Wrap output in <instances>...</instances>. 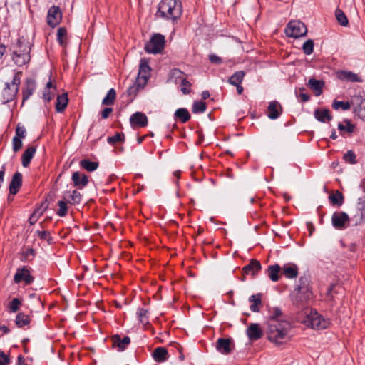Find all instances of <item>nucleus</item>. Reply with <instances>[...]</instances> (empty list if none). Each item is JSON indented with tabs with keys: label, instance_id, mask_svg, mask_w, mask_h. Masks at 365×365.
Wrapping results in <instances>:
<instances>
[{
	"label": "nucleus",
	"instance_id": "obj_14",
	"mask_svg": "<svg viewBox=\"0 0 365 365\" xmlns=\"http://www.w3.org/2000/svg\"><path fill=\"white\" fill-rule=\"evenodd\" d=\"M148 120L145 114L142 112H135L130 117V123L132 128H144L147 126Z\"/></svg>",
	"mask_w": 365,
	"mask_h": 365
},
{
	"label": "nucleus",
	"instance_id": "obj_16",
	"mask_svg": "<svg viewBox=\"0 0 365 365\" xmlns=\"http://www.w3.org/2000/svg\"><path fill=\"white\" fill-rule=\"evenodd\" d=\"M247 335L250 341H257L263 336V331L259 324L252 323L246 330Z\"/></svg>",
	"mask_w": 365,
	"mask_h": 365
},
{
	"label": "nucleus",
	"instance_id": "obj_45",
	"mask_svg": "<svg viewBox=\"0 0 365 365\" xmlns=\"http://www.w3.org/2000/svg\"><path fill=\"white\" fill-rule=\"evenodd\" d=\"M351 106H352L351 101V102H349V101L344 102V101H339L337 100H334L332 103V108L334 110L341 109L343 110H347L351 108Z\"/></svg>",
	"mask_w": 365,
	"mask_h": 365
},
{
	"label": "nucleus",
	"instance_id": "obj_50",
	"mask_svg": "<svg viewBox=\"0 0 365 365\" xmlns=\"http://www.w3.org/2000/svg\"><path fill=\"white\" fill-rule=\"evenodd\" d=\"M303 51L307 55H310L314 50V41L311 39L307 40L304 44H303Z\"/></svg>",
	"mask_w": 365,
	"mask_h": 365
},
{
	"label": "nucleus",
	"instance_id": "obj_8",
	"mask_svg": "<svg viewBox=\"0 0 365 365\" xmlns=\"http://www.w3.org/2000/svg\"><path fill=\"white\" fill-rule=\"evenodd\" d=\"M307 32L306 26L299 21H291L285 29V34L289 37L299 38L304 36Z\"/></svg>",
	"mask_w": 365,
	"mask_h": 365
},
{
	"label": "nucleus",
	"instance_id": "obj_21",
	"mask_svg": "<svg viewBox=\"0 0 365 365\" xmlns=\"http://www.w3.org/2000/svg\"><path fill=\"white\" fill-rule=\"evenodd\" d=\"M146 84L145 78L141 77L137 78L135 82L128 88V95L130 96H135L138 92L140 89H143Z\"/></svg>",
	"mask_w": 365,
	"mask_h": 365
},
{
	"label": "nucleus",
	"instance_id": "obj_52",
	"mask_svg": "<svg viewBox=\"0 0 365 365\" xmlns=\"http://www.w3.org/2000/svg\"><path fill=\"white\" fill-rule=\"evenodd\" d=\"M138 317L141 323H148V311L141 308L138 309Z\"/></svg>",
	"mask_w": 365,
	"mask_h": 365
},
{
	"label": "nucleus",
	"instance_id": "obj_20",
	"mask_svg": "<svg viewBox=\"0 0 365 365\" xmlns=\"http://www.w3.org/2000/svg\"><path fill=\"white\" fill-rule=\"evenodd\" d=\"M282 268V274L288 279H295L298 275V267L296 264H285Z\"/></svg>",
	"mask_w": 365,
	"mask_h": 365
},
{
	"label": "nucleus",
	"instance_id": "obj_51",
	"mask_svg": "<svg viewBox=\"0 0 365 365\" xmlns=\"http://www.w3.org/2000/svg\"><path fill=\"white\" fill-rule=\"evenodd\" d=\"M125 140V136L123 133H116L113 136H110L108 138V143L110 144H115L118 142H123Z\"/></svg>",
	"mask_w": 365,
	"mask_h": 365
},
{
	"label": "nucleus",
	"instance_id": "obj_60",
	"mask_svg": "<svg viewBox=\"0 0 365 365\" xmlns=\"http://www.w3.org/2000/svg\"><path fill=\"white\" fill-rule=\"evenodd\" d=\"M37 235L40 239L45 240L49 235V232L45 230L38 231Z\"/></svg>",
	"mask_w": 365,
	"mask_h": 365
},
{
	"label": "nucleus",
	"instance_id": "obj_31",
	"mask_svg": "<svg viewBox=\"0 0 365 365\" xmlns=\"http://www.w3.org/2000/svg\"><path fill=\"white\" fill-rule=\"evenodd\" d=\"M249 302L252 304L250 305V310L252 312H259V306L262 304V294H253L249 297Z\"/></svg>",
	"mask_w": 365,
	"mask_h": 365
},
{
	"label": "nucleus",
	"instance_id": "obj_63",
	"mask_svg": "<svg viewBox=\"0 0 365 365\" xmlns=\"http://www.w3.org/2000/svg\"><path fill=\"white\" fill-rule=\"evenodd\" d=\"M34 250L33 249H29L25 252L26 257H29L30 256H34Z\"/></svg>",
	"mask_w": 365,
	"mask_h": 365
},
{
	"label": "nucleus",
	"instance_id": "obj_62",
	"mask_svg": "<svg viewBox=\"0 0 365 365\" xmlns=\"http://www.w3.org/2000/svg\"><path fill=\"white\" fill-rule=\"evenodd\" d=\"M17 362L19 365H26L25 359L23 356L19 355L17 359Z\"/></svg>",
	"mask_w": 365,
	"mask_h": 365
},
{
	"label": "nucleus",
	"instance_id": "obj_9",
	"mask_svg": "<svg viewBox=\"0 0 365 365\" xmlns=\"http://www.w3.org/2000/svg\"><path fill=\"white\" fill-rule=\"evenodd\" d=\"M20 82V78L17 74H15L11 83H6V86L4 89V96H7L4 97L6 101H9L15 96L19 90Z\"/></svg>",
	"mask_w": 365,
	"mask_h": 365
},
{
	"label": "nucleus",
	"instance_id": "obj_1",
	"mask_svg": "<svg viewBox=\"0 0 365 365\" xmlns=\"http://www.w3.org/2000/svg\"><path fill=\"white\" fill-rule=\"evenodd\" d=\"M291 328L287 320L268 319L266 329L267 339L277 346L282 345L290 339Z\"/></svg>",
	"mask_w": 365,
	"mask_h": 365
},
{
	"label": "nucleus",
	"instance_id": "obj_47",
	"mask_svg": "<svg viewBox=\"0 0 365 365\" xmlns=\"http://www.w3.org/2000/svg\"><path fill=\"white\" fill-rule=\"evenodd\" d=\"M308 85L312 90L317 91L319 93L322 92L323 83L321 82L320 81L311 78L309 80Z\"/></svg>",
	"mask_w": 365,
	"mask_h": 365
},
{
	"label": "nucleus",
	"instance_id": "obj_6",
	"mask_svg": "<svg viewBox=\"0 0 365 365\" xmlns=\"http://www.w3.org/2000/svg\"><path fill=\"white\" fill-rule=\"evenodd\" d=\"M30 46L27 43H18V48L13 53V60L19 66L27 63L30 60Z\"/></svg>",
	"mask_w": 365,
	"mask_h": 365
},
{
	"label": "nucleus",
	"instance_id": "obj_42",
	"mask_svg": "<svg viewBox=\"0 0 365 365\" xmlns=\"http://www.w3.org/2000/svg\"><path fill=\"white\" fill-rule=\"evenodd\" d=\"M338 129L342 133L343 132H347L349 133H352L354 131L355 125L352 124L350 120H345L343 123H339L338 124Z\"/></svg>",
	"mask_w": 365,
	"mask_h": 365
},
{
	"label": "nucleus",
	"instance_id": "obj_5",
	"mask_svg": "<svg viewBox=\"0 0 365 365\" xmlns=\"http://www.w3.org/2000/svg\"><path fill=\"white\" fill-rule=\"evenodd\" d=\"M170 79L179 85L183 94L190 93L191 83L187 80V75L185 73L177 68L173 69L170 72Z\"/></svg>",
	"mask_w": 365,
	"mask_h": 365
},
{
	"label": "nucleus",
	"instance_id": "obj_59",
	"mask_svg": "<svg viewBox=\"0 0 365 365\" xmlns=\"http://www.w3.org/2000/svg\"><path fill=\"white\" fill-rule=\"evenodd\" d=\"M112 112H113V108H104L101 112L102 118H103V119L108 118Z\"/></svg>",
	"mask_w": 365,
	"mask_h": 365
},
{
	"label": "nucleus",
	"instance_id": "obj_4",
	"mask_svg": "<svg viewBox=\"0 0 365 365\" xmlns=\"http://www.w3.org/2000/svg\"><path fill=\"white\" fill-rule=\"evenodd\" d=\"M301 322L307 327H310L314 329H326L330 324L328 319L324 318L317 312L312 310H310L309 313L307 311L305 312V317Z\"/></svg>",
	"mask_w": 365,
	"mask_h": 365
},
{
	"label": "nucleus",
	"instance_id": "obj_38",
	"mask_svg": "<svg viewBox=\"0 0 365 365\" xmlns=\"http://www.w3.org/2000/svg\"><path fill=\"white\" fill-rule=\"evenodd\" d=\"M175 117L183 123L190 119V115L186 108H178L176 110Z\"/></svg>",
	"mask_w": 365,
	"mask_h": 365
},
{
	"label": "nucleus",
	"instance_id": "obj_18",
	"mask_svg": "<svg viewBox=\"0 0 365 365\" xmlns=\"http://www.w3.org/2000/svg\"><path fill=\"white\" fill-rule=\"evenodd\" d=\"M282 110V106L279 102L272 101L267 108V116L270 119H277L280 116Z\"/></svg>",
	"mask_w": 365,
	"mask_h": 365
},
{
	"label": "nucleus",
	"instance_id": "obj_28",
	"mask_svg": "<svg viewBox=\"0 0 365 365\" xmlns=\"http://www.w3.org/2000/svg\"><path fill=\"white\" fill-rule=\"evenodd\" d=\"M153 358L157 362L165 361L168 358V352L165 347H157L152 353Z\"/></svg>",
	"mask_w": 365,
	"mask_h": 365
},
{
	"label": "nucleus",
	"instance_id": "obj_2",
	"mask_svg": "<svg viewBox=\"0 0 365 365\" xmlns=\"http://www.w3.org/2000/svg\"><path fill=\"white\" fill-rule=\"evenodd\" d=\"M313 293L309 287V282L306 277H301L292 292V302L295 305H304L311 300Z\"/></svg>",
	"mask_w": 365,
	"mask_h": 365
},
{
	"label": "nucleus",
	"instance_id": "obj_15",
	"mask_svg": "<svg viewBox=\"0 0 365 365\" xmlns=\"http://www.w3.org/2000/svg\"><path fill=\"white\" fill-rule=\"evenodd\" d=\"M233 346L232 339L230 338H219L216 341V349L222 354H229Z\"/></svg>",
	"mask_w": 365,
	"mask_h": 365
},
{
	"label": "nucleus",
	"instance_id": "obj_36",
	"mask_svg": "<svg viewBox=\"0 0 365 365\" xmlns=\"http://www.w3.org/2000/svg\"><path fill=\"white\" fill-rule=\"evenodd\" d=\"M314 116L319 121L322 123L329 122L331 119V116L329 114V110L327 109L316 110L314 112Z\"/></svg>",
	"mask_w": 365,
	"mask_h": 365
},
{
	"label": "nucleus",
	"instance_id": "obj_61",
	"mask_svg": "<svg viewBox=\"0 0 365 365\" xmlns=\"http://www.w3.org/2000/svg\"><path fill=\"white\" fill-rule=\"evenodd\" d=\"M1 357L0 358V365H7L9 362V358L3 353L1 355Z\"/></svg>",
	"mask_w": 365,
	"mask_h": 365
},
{
	"label": "nucleus",
	"instance_id": "obj_17",
	"mask_svg": "<svg viewBox=\"0 0 365 365\" xmlns=\"http://www.w3.org/2000/svg\"><path fill=\"white\" fill-rule=\"evenodd\" d=\"M22 185V175L19 172H16L12 177L9 185V192L11 195H16Z\"/></svg>",
	"mask_w": 365,
	"mask_h": 365
},
{
	"label": "nucleus",
	"instance_id": "obj_58",
	"mask_svg": "<svg viewBox=\"0 0 365 365\" xmlns=\"http://www.w3.org/2000/svg\"><path fill=\"white\" fill-rule=\"evenodd\" d=\"M209 60L212 63L220 64L222 62L221 58L215 54H211L209 56Z\"/></svg>",
	"mask_w": 365,
	"mask_h": 365
},
{
	"label": "nucleus",
	"instance_id": "obj_33",
	"mask_svg": "<svg viewBox=\"0 0 365 365\" xmlns=\"http://www.w3.org/2000/svg\"><path fill=\"white\" fill-rule=\"evenodd\" d=\"M35 89H36L35 83L31 80L27 81L26 86L23 90V102H24L25 101H26L29 98V97L34 92Z\"/></svg>",
	"mask_w": 365,
	"mask_h": 365
},
{
	"label": "nucleus",
	"instance_id": "obj_11",
	"mask_svg": "<svg viewBox=\"0 0 365 365\" xmlns=\"http://www.w3.org/2000/svg\"><path fill=\"white\" fill-rule=\"evenodd\" d=\"M351 104L354 106L355 114L365 120V98L360 95L354 96L351 98Z\"/></svg>",
	"mask_w": 365,
	"mask_h": 365
},
{
	"label": "nucleus",
	"instance_id": "obj_22",
	"mask_svg": "<svg viewBox=\"0 0 365 365\" xmlns=\"http://www.w3.org/2000/svg\"><path fill=\"white\" fill-rule=\"evenodd\" d=\"M262 268L260 262L257 259H251L250 263L242 269L244 274H255Z\"/></svg>",
	"mask_w": 365,
	"mask_h": 365
},
{
	"label": "nucleus",
	"instance_id": "obj_43",
	"mask_svg": "<svg viewBox=\"0 0 365 365\" xmlns=\"http://www.w3.org/2000/svg\"><path fill=\"white\" fill-rule=\"evenodd\" d=\"M269 314V319L286 320L281 309L277 307L270 308Z\"/></svg>",
	"mask_w": 365,
	"mask_h": 365
},
{
	"label": "nucleus",
	"instance_id": "obj_7",
	"mask_svg": "<svg viewBox=\"0 0 365 365\" xmlns=\"http://www.w3.org/2000/svg\"><path fill=\"white\" fill-rule=\"evenodd\" d=\"M165 37L164 36L156 34H154L145 46V51L148 53H159L165 47Z\"/></svg>",
	"mask_w": 365,
	"mask_h": 365
},
{
	"label": "nucleus",
	"instance_id": "obj_30",
	"mask_svg": "<svg viewBox=\"0 0 365 365\" xmlns=\"http://www.w3.org/2000/svg\"><path fill=\"white\" fill-rule=\"evenodd\" d=\"M68 102L67 93L58 96L56 103V110L57 112H63L66 108Z\"/></svg>",
	"mask_w": 365,
	"mask_h": 365
},
{
	"label": "nucleus",
	"instance_id": "obj_46",
	"mask_svg": "<svg viewBox=\"0 0 365 365\" xmlns=\"http://www.w3.org/2000/svg\"><path fill=\"white\" fill-rule=\"evenodd\" d=\"M336 18L339 24L342 26H346L349 24V21L345 14L341 9H336L335 11Z\"/></svg>",
	"mask_w": 365,
	"mask_h": 365
},
{
	"label": "nucleus",
	"instance_id": "obj_10",
	"mask_svg": "<svg viewBox=\"0 0 365 365\" xmlns=\"http://www.w3.org/2000/svg\"><path fill=\"white\" fill-rule=\"evenodd\" d=\"M350 218L349 215L344 212H336L332 215L331 222L333 226L337 230H343L347 227Z\"/></svg>",
	"mask_w": 365,
	"mask_h": 365
},
{
	"label": "nucleus",
	"instance_id": "obj_41",
	"mask_svg": "<svg viewBox=\"0 0 365 365\" xmlns=\"http://www.w3.org/2000/svg\"><path fill=\"white\" fill-rule=\"evenodd\" d=\"M80 165L87 171L92 172L98 168V163L90 161L89 160L87 159H83L80 161Z\"/></svg>",
	"mask_w": 365,
	"mask_h": 365
},
{
	"label": "nucleus",
	"instance_id": "obj_19",
	"mask_svg": "<svg viewBox=\"0 0 365 365\" xmlns=\"http://www.w3.org/2000/svg\"><path fill=\"white\" fill-rule=\"evenodd\" d=\"M353 220L356 225L362 222L365 220V200L359 199Z\"/></svg>",
	"mask_w": 365,
	"mask_h": 365
},
{
	"label": "nucleus",
	"instance_id": "obj_27",
	"mask_svg": "<svg viewBox=\"0 0 365 365\" xmlns=\"http://www.w3.org/2000/svg\"><path fill=\"white\" fill-rule=\"evenodd\" d=\"M338 77L342 81L350 82H362V79L357 74L351 71H341L338 73Z\"/></svg>",
	"mask_w": 365,
	"mask_h": 365
},
{
	"label": "nucleus",
	"instance_id": "obj_13",
	"mask_svg": "<svg viewBox=\"0 0 365 365\" xmlns=\"http://www.w3.org/2000/svg\"><path fill=\"white\" fill-rule=\"evenodd\" d=\"M62 19V14L58 6H51L47 15V24L51 26L55 27L58 25Z\"/></svg>",
	"mask_w": 365,
	"mask_h": 365
},
{
	"label": "nucleus",
	"instance_id": "obj_48",
	"mask_svg": "<svg viewBox=\"0 0 365 365\" xmlns=\"http://www.w3.org/2000/svg\"><path fill=\"white\" fill-rule=\"evenodd\" d=\"M206 110V105L202 101L195 102L192 106V112L195 113H200L205 112Z\"/></svg>",
	"mask_w": 365,
	"mask_h": 365
},
{
	"label": "nucleus",
	"instance_id": "obj_64",
	"mask_svg": "<svg viewBox=\"0 0 365 365\" xmlns=\"http://www.w3.org/2000/svg\"><path fill=\"white\" fill-rule=\"evenodd\" d=\"M0 331H3L4 334H7L9 332V329L6 326L3 325L0 327Z\"/></svg>",
	"mask_w": 365,
	"mask_h": 365
},
{
	"label": "nucleus",
	"instance_id": "obj_26",
	"mask_svg": "<svg viewBox=\"0 0 365 365\" xmlns=\"http://www.w3.org/2000/svg\"><path fill=\"white\" fill-rule=\"evenodd\" d=\"M112 341L113 346L118 347V351H123L130 343V339L128 336H125L123 339H120L119 335H114L112 337Z\"/></svg>",
	"mask_w": 365,
	"mask_h": 365
},
{
	"label": "nucleus",
	"instance_id": "obj_24",
	"mask_svg": "<svg viewBox=\"0 0 365 365\" xmlns=\"http://www.w3.org/2000/svg\"><path fill=\"white\" fill-rule=\"evenodd\" d=\"M281 271V267L279 264H275L269 265L266 270V273L270 280L272 282H277L279 279Z\"/></svg>",
	"mask_w": 365,
	"mask_h": 365
},
{
	"label": "nucleus",
	"instance_id": "obj_32",
	"mask_svg": "<svg viewBox=\"0 0 365 365\" xmlns=\"http://www.w3.org/2000/svg\"><path fill=\"white\" fill-rule=\"evenodd\" d=\"M245 76V72L243 71H236L233 75H232L227 82L232 86H238V84H241Z\"/></svg>",
	"mask_w": 365,
	"mask_h": 365
},
{
	"label": "nucleus",
	"instance_id": "obj_3",
	"mask_svg": "<svg viewBox=\"0 0 365 365\" xmlns=\"http://www.w3.org/2000/svg\"><path fill=\"white\" fill-rule=\"evenodd\" d=\"M182 11V4L179 0H162L158 8L161 16L170 20L178 19Z\"/></svg>",
	"mask_w": 365,
	"mask_h": 365
},
{
	"label": "nucleus",
	"instance_id": "obj_56",
	"mask_svg": "<svg viewBox=\"0 0 365 365\" xmlns=\"http://www.w3.org/2000/svg\"><path fill=\"white\" fill-rule=\"evenodd\" d=\"M16 135L14 137H17L19 139H24L26 137V131L24 126L17 125L16 128Z\"/></svg>",
	"mask_w": 365,
	"mask_h": 365
},
{
	"label": "nucleus",
	"instance_id": "obj_12",
	"mask_svg": "<svg viewBox=\"0 0 365 365\" xmlns=\"http://www.w3.org/2000/svg\"><path fill=\"white\" fill-rule=\"evenodd\" d=\"M34 277L31 275L30 271L27 267H22L17 269L14 275V280L15 283L24 282L26 284H30L34 282Z\"/></svg>",
	"mask_w": 365,
	"mask_h": 365
},
{
	"label": "nucleus",
	"instance_id": "obj_53",
	"mask_svg": "<svg viewBox=\"0 0 365 365\" xmlns=\"http://www.w3.org/2000/svg\"><path fill=\"white\" fill-rule=\"evenodd\" d=\"M59 209L57 211V215L60 217H64L67 215L68 208L66 203L64 201H59L58 203Z\"/></svg>",
	"mask_w": 365,
	"mask_h": 365
},
{
	"label": "nucleus",
	"instance_id": "obj_54",
	"mask_svg": "<svg viewBox=\"0 0 365 365\" xmlns=\"http://www.w3.org/2000/svg\"><path fill=\"white\" fill-rule=\"evenodd\" d=\"M344 159L346 162L349 163L351 164L356 163V155L352 150L347 151L346 153L344 155Z\"/></svg>",
	"mask_w": 365,
	"mask_h": 365
},
{
	"label": "nucleus",
	"instance_id": "obj_25",
	"mask_svg": "<svg viewBox=\"0 0 365 365\" xmlns=\"http://www.w3.org/2000/svg\"><path fill=\"white\" fill-rule=\"evenodd\" d=\"M36 151V149L34 146H29L24 150L21 157V164L24 168L29 166Z\"/></svg>",
	"mask_w": 365,
	"mask_h": 365
},
{
	"label": "nucleus",
	"instance_id": "obj_29",
	"mask_svg": "<svg viewBox=\"0 0 365 365\" xmlns=\"http://www.w3.org/2000/svg\"><path fill=\"white\" fill-rule=\"evenodd\" d=\"M150 68L148 65V62L145 59H141L139 66V73L137 78H145V83H147Z\"/></svg>",
	"mask_w": 365,
	"mask_h": 365
},
{
	"label": "nucleus",
	"instance_id": "obj_57",
	"mask_svg": "<svg viewBox=\"0 0 365 365\" xmlns=\"http://www.w3.org/2000/svg\"><path fill=\"white\" fill-rule=\"evenodd\" d=\"M299 91H301L298 93L296 91V95L298 98H300L302 102H307L309 100V96L307 93H303L304 88H299Z\"/></svg>",
	"mask_w": 365,
	"mask_h": 365
},
{
	"label": "nucleus",
	"instance_id": "obj_23",
	"mask_svg": "<svg viewBox=\"0 0 365 365\" xmlns=\"http://www.w3.org/2000/svg\"><path fill=\"white\" fill-rule=\"evenodd\" d=\"M72 180L74 186L81 189L87 185L88 182V177L84 174H81L78 172H75L72 175Z\"/></svg>",
	"mask_w": 365,
	"mask_h": 365
},
{
	"label": "nucleus",
	"instance_id": "obj_35",
	"mask_svg": "<svg viewBox=\"0 0 365 365\" xmlns=\"http://www.w3.org/2000/svg\"><path fill=\"white\" fill-rule=\"evenodd\" d=\"M57 41L61 46L65 48L68 44L67 30L65 27H60L57 31Z\"/></svg>",
	"mask_w": 365,
	"mask_h": 365
},
{
	"label": "nucleus",
	"instance_id": "obj_44",
	"mask_svg": "<svg viewBox=\"0 0 365 365\" xmlns=\"http://www.w3.org/2000/svg\"><path fill=\"white\" fill-rule=\"evenodd\" d=\"M116 98V92L115 89L111 88L107 93L106 97L102 101V104L106 106L113 105Z\"/></svg>",
	"mask_w": 365,
	"mask_h": 365
},
{
	"label": "nucleus",
	"instance_id": "obj_34",
	"mask_svg": "<svg viewBox=\"0 0 365 365\" xmlns=\"http://www.w3.org/2000/svg\"><path fill=\"white\" fill-rule=\"evenodd\" d=\"M56 87L53 85L51 81H48L44 88L43 98L44 101L49 102L54 96V91Z\"/></svg>",
	"mask_w": 365,
	"mask_h": 365
},
{
	"label": "nucleus",
	"instance_id": "obj_49",
	"mask_svg": "<svg viewBox=\"0 0 365 365\" xmlns=\"http://www.w3.org/2000/svg\"><path fill=\"white\" fill-rule=\"evenodd\" d=\"M21 304V300H19L18 298H14L10 302L9 304V309L11 312H16L19 311Z\"/></svg>",
	"mask_w": 365,
	"mask_h": 365
},
{
	"label": "nucleus",
	"instance_id": "obj_37",
	"mask_svg": "<svg viewBox=\"0 0 365 365\" xmlns=\"http://www.w3.org/2000/svg\"><path fill=\"white\" fill-rule=\"evenodd\" d=\"M329 198L331 204L334 205L339 207L344 203V196L342 193L339 190H336L335 192L331 194L329 196Z\"/></svg>",
	"mask_w": 365,
	"mask_h": 365
},
{
	"label": "nucleus",
	"instance_id": "obj_55",
	"mask_svg": "<svg viewBox=\"0 0 365 365\" xmlns=\"http://www.w3.org/2000/svg\"><path fill=\"white\" fill-rule=\"evenodd\" d=\"M23 143L22 139H19L17 137H14L12 140V148L14 152L16 153L22 148Z\"/></svg>",
	"mask_w": 365,
	"mask_h": 365
},
{
	"label": "nucleus",
	"instance_id": "obj_39",
	"mask_svg": "<svg viewBox=\"0 0 365 365\" xmlns=\"http://www.w3.org/2000/svg\"><path fill=\"white\" fill-rule=\"evenodd\" d=\"M15 322L16 326L19 328H21L30 323V317L29 315L21 312L17 314Z\"/></svg>",
	"mask_w": 365,
	"mask_h": 365
},
{
	"label": "nucleus",
	"instance_id": "obj_40",
	"mask_svg": "<svg viewBox=\"0 0 365 365\" xmlns=\"http://www.w3.org/2000/svg\"><path fill=\"white\" fill-rule=\"evenodd\" d=\"M64 197L67 198L68 202L73 205L79 204L81 201V195L77 190H73L71 193L68 192Z\"/></svg>",
	"mask_w": 365,
	"mask_h": 365
}]
</instances>
